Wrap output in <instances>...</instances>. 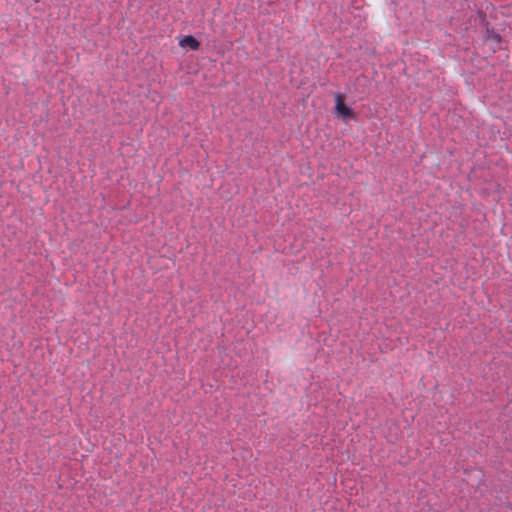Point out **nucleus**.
Segmentation results:
<instances>
[{
    "instance_id": "f257e3e1",
    "label": "nucleus",
    "mask_w": 512,
    "mask_h": 512,
    "mask_svg": "<svg viewBox=\"0 0 512 512\" xmlns=\"http://www.w3.org/2000/svg\"><path fill=\"white\" fill-rule=\"evenodd\" d=\"M335 100V109L338 116H341L344 120L354 117L352 109L347 107L344 103L345 96L343 94H337Z\"/></svg>"
},
{
    "instance_id": "f03ea898",
    "label": "nucleus",
    "mask_w": 512,
    "mask_h": 512,
    "mask_svg": "<svg viewBox=\"0 0 512 512\" xmlns=\"http://www.w3.org/2000/svg\"><path fill=\"white\" fill-rule=\"evenodd\" d=\"M199 42L193 37V36H185L181 41H180V46L182 47H190L191 49L193 50H196L198 49L199 47Z\"/></svg>"
}]
</instances>
